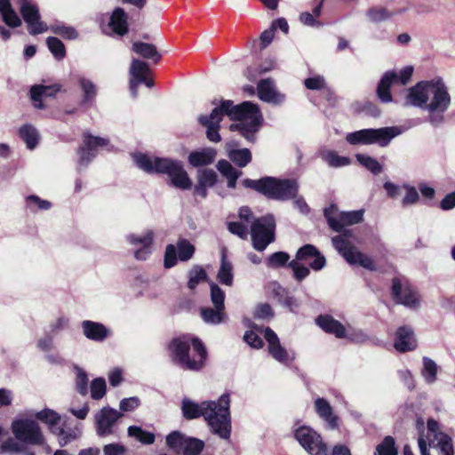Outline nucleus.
Returning <instances> with one entry per match:
<instances>
[{
	"label": "nucleus",
	"instance_id": "774afa93",
	"mask_svg": "<svg viewBox=\"0 0 455 455\" xmlns=\"http://www.w3.org/2000/svg\"><path fill=\"white\" fill-rule=\"evenodd\" d=\"M228 230L240 238L246 239L248 235V224L242 221L229 222Z\"/></svg>",
	"mask_w": 455,
	"mask_h": 455
},
{
	"label": "nucleus",
	"instance_id": "39448f33",
	"mask_svg": "<svg viewBox=\"0 0 455 455\" xmlns=\"http://www.w3.org/2000/svg\"><path fill=\"white\" fill-rule=\"evenodd\" d=\"M243 185L268 198L282 201L295 197L299 188L294 180H278L273 177H265L257 180L245 179L243 180Z\"/></svg>",
	"mask_w": 455,
	"mask_h": 455
},
{
	"label": "nucleus",
	"instance_id": "a878e982",
	"mask_svg": "<svg viewBox=\"0 0 455 455\" xmlns=\"http://www.w3.org/2000/svg\"><path fill=\"white\" fill-rule=\"evenodd\" d=\"M84 335L90 340L101 342L110 334V331L103 323L84 320L81 323Z\"/></svg>",
	"mask_w": 455,
	"mask_h": 455
},
{
	"label": "nucleus",
	"instance_id": "9d476101",
	"mask_svg": "<svg viewBox=\"0 0 455 455\" xmlns=\"http://www.w3.org/2000/svg\"><path fill=\"white\" fill-rule=\"evenodd\" d=\"M12 432L15 438L31 445H42L44 437L37 422L29 419H17L12 421Z\"/></svg>",
	"mask_w": 455,
	"mask_h": 455
},
{
	"label": "nucleus",
	"instance_id": "0eeeda50",
	"mask_svg": "<svg viewBox=\"0 0 455 455\" xmlns=\"http://www.w3.org/2000/svg\"><path fill=\"white\" fill-rule=\"evenodd\" d=\"M398 134H400V130L396 126L369 128L348 133L346 140L351 145L377 144L379 147H387Z\"/></svg>",
	"mask_w": 455,
	"mask_h": 455
},
{
	"label": "nucleus",
	"instance_id": "bf43d9fd",
	"mask_svg": "<svg viewBox=\"0 0 455 455\" xmlns=\"http://www.w3.org/2000/svg\"><path fill=\"white\" fill-rule=\"evenodd\" d=\"M289 259L290 255L287 252L277 251L267 258L266 264L268 267L275 268L285 266Z\"/></svg>",
	"mask_w": 455,
	"mask_h": 455
},
{
	"label": "nucleus",
	"instance_id": "2f4dec72",
	"mask_svg": "<svg viewBox=\"0 0 455 455\" xmlns=\"http://www.w3.org/2000/svg\"><path fill=\"white\" fill-rule=\"evenodd\" d=\"M315 323L325 332L341 338V323L331 315H320L315 319Z\"/></svg>",
	"mask_w": 455,
	"mask_h": 455
},
{
	"label": "nucleus",
	"instance_id": "6e6d98bb",
	"mask_svg": "<svg viewBox=\"0 0 455 455\" xmlns=\"http://www.w3.org/2000/svg\"><path fill=\"white\" fill-rule=\"evenodd\" d=\"M264 329L254 327L252 330L247 331L243 335V340L253 348H260L263 347V340L259 337V333L264 334Z\"/></svg>",
	"mask_w": 455,
	"mask_h": 455
},
{
	"label": "nucleus",
	"instance_id": "a18cd8bd",
	"mask_svg": "<svg viewBox=\"0 0 455 455\" xmlns=\"http://www.w3.org/2000/svg\"><path fill=\"white\" fill-rule=\"evenodd\" d=\"M188 435L180 431H172L166 436V444L174 452L180 453Z\"/></svg>",
	"mask_w": 455,
	"mask_h": 455
},
{
	"label": "nucleus",
	"instance_id": "6e6552de",
	"mask_svg": "<svg viewBox=\"0 0 455 455\" xmlns=\"http://www.w3.org/2000/svg\"><path fill=\"white\" fill-rule=\"evenodd\" d=\"M429 96H432L430 102L427 106V109L430 112V122H442L443 116H437L435 113H444L451 105V96L448 89L441 77L430 80Z\"/></svg>",
	"mask_w": 455,
	"mask_h": 455
},
{
	"label": "nucleus",
	"instance_id": "a211bd4d",
	"mask_svg": "<svg viewBox=\"0 0 455 455\" xmlns=\"http://www.w3.org/2000/svg\"><path fill=\"white\" fill-rule=\"evenodd\" d=\"M418 347L414 331L410 325H403L396 329L394 347L400 353L413 351Z\"/></svg>",
	"mask_w": 455,
	"mask_h": 455
},
{
	"label": "nucleus",
	"instance_id": "338daca9",
	"mask_svg": "<svg viewBox=\"0 0 455 455\" xmlns=\"http://www.w3.org/2000/svg\"><path fill=\"white\" fill-rule=\"evenodd\" d=\"M23 451L22 445L15 439L9 437L0 447V452L4 453H20Z\"/></svg>",
	"mask_w": 455,
	"mask_h": 455
},
{
	"label": "nucleus",
	"instance_id": "393cba45",
	"mask_svg": "<svg viewBox=\"0 0 455 455\" xmlns=\"http://www.w3.org/2000/svg\"><path fill=\"white\" fill-rule=\"evenodd\" d=\"M52 433L57 437L59 444L63 447L77 440L82 435V429L79 426L71 427L65 422L62 426L52 427Z\"/></svg>",
	"mask_w": 455,
	"mask_h": 455
},
{
	"label": "nucleus",
	"instance_id": "09e8293b",
	"mask_svg": "<svg viewBox=\"0 0 455 455\" xmlns=\"http://www.w3.org/2000/svg\"><path fill=\"white\" fill-rule=\"evenodd\" d=\"M128 435L143 444H152L155 442V435L153 433L147 432L137 426L129 427Z\"/></svg>",
	"mask_w": 455,
	"mask_h": 455
},
{
	"label": "nucleus",
	"instance_id": "dca6fc26",
	"mask_svg": "<svg viewBox=\"0 0 455 455\" xmlns=\"http://www.w3.org/2000/svg\"><path fill=\"white\" fill-rule=\"evenodd\" d=\"M155 233L151 229L145 230L143 233L129 234L126 235V241L133 246L141 245L134 251V257L139 260H146L152 253V244Z\"/></svg>",
	"mask_w": 455,
	"mask_h": 455
},
{
	"label": "nucleus",
	"instance_id": "ea45409f",
	"mask_svg": "<svg viewBox=\"0 0 455 455\" xmlns=\"http://www.w3.org/2000/svg\"><path fill=\"white\" fill-rule=\"evenodd\" d=\"M324 216L329 227L333 231L341 232V212L336 204H331L329 207L325 208Z\"/></svg>",
	"mask_w": 455,
	"mask_h": 455
},
{
	"label": "nucleus",
	"instance_id": "c03bdc74",
	"mask_svg": "<svg viewBox=\"0 0 455 455\" xmlns=\"http://www.w3.org/2000/svg\"><path fill=\"white\" fill-rule=\"evenodd\" d=\"M20 136L26 143L27 148L34 149L38 143V132L30 124H25L20 128Z\"/></svg>",
	"mask_w": 455,
	"mask_h": 455
},
{
	"label": "nucleus",
	"instance_id": "6ab92c4d",
	"mask_svg": "<svg viewBox=\"0 0 455 455\" xmlns=\"http://www.w3.org/2000/svg\"><path fill=\"white\" fill-rule=\"evenodd\" d=\"M343 259L350 265L360 266L370 271H376L374 261L364 253L361 252L355 246L351 245L343 238Z\"/></svg>",
	"mask_w": 455,
	"mask_h": 455
},
{
	"label": "nucleus",
	"instance_id": "37998d69",
	"mask_svg": "<svg viewBox=\"0 0 455 455\" xmlns=\"http://www.w3.org/2000/svg\"><path fill=\"white\" fill-rule=\"evenodd\" d=\"M374 455H398V448L395 440L391 435H387L376 446Z\"/></svg>",
	"mask_w": 455,
	"mask_h": 455
},
{
	"label": "nucleus",
	"instance_id": "052dcab7",
	"mask_svg": "<svg viewBox=\"0 0 455 455\" xmlns=\"http://www.w3.org/2000/svg\"><path fill=\"white\" fill-rule=\"evenodd\" d=\"M47 45L53 56L58 60H62L66 55L63 43L57 37H48Z\"/></svg>",
	"mask_w": 455,
	"mask_h": 455
},
{
	"label": "nucleus",
	"instance_id": "4468645a",
	"mask_svg": "<svg viewBox=\"0 0 455 455\" xmlns=\"http://www.w3.org/2000/svg\"><path fill=\"white\" fill-rule=\"evenodd\" d=\"M107 144L108 140L101 137L92 136L90 133L85 132L83 137V146L78 150V171H82L85 168L96 156V148L98 147H103Z\"/></svg>",
	"mask_w": 455,
	"mask_h": 455
},
{
	"label": "nucleus",
	"instance_id": "f3484780",
	"mask_svg": "<svg viewBox=\"0 0 455 455\" xmlns=\"http://www.w3.org/2000/svg\"><path fill=\"white\" fill-rule=\"evenodd\" d=\"M122 413L110 407L102 408L95 416L97 434L106 436L114 434V426Z\"/></svg>",
	"mask_w": 455,
	"mask_h": 455
},
{
	"label": "nucleus",
	"instance_id": "3c124183",
	"mask_svg": "<svg viewBox=\"0 0 455 455\" xmlns=\"http://www.w3.org/2000/svg\"><path fill=\"white\" fill-rule=\"evenodd\" d=\"M343 339L355 343H363L368 339V336L361 330H357L347 323L343 324Z\"/></svg>",
	"mask_w": 455,
	"mask_h": 455
},
{
	"label": "nucleus",
	"instance_id": "4c0bfd02",
	"mask_svg": "<svg viewBox=\"0 0 455 455\" xmlns=\"http://www.w3.org/2000/svg\"><path fill=\"white\" fill-rule=\"evenodd\" d=\"M78 83L83 92L82 102L84 104H92L95 100L98 92L96 84L91 79L84 76L79 77Z\"/></svg>",
	"mask_w": 455,
	"mask_h": 455
},
{
	"label": "nucleus",
	"instance_id": "2eb2a0df",
	"mask_svg": "<svg viewBox=\"0 0 455 455\" xmlns=\"http://www.w3.org/2000/svg\"><path fill=\"white\" fill-rule=\"evenodd\" d=\"M391 294L393 299L397 304H402L410 307H416L419 305V299L417 292L411 285H403L398 277H395L392 280Z\"/></svg>",
	"mask_w": 455,
	"mask_h": 455
},
{
	"label": "nucleus",
	"instance_id": "c9c22d12",
	"mask_svg": "<svg viewBox=\"0 0 455 455\" xmlns=\"http://www.w3.org/2000/svg\"><path fill=\"white\" fill-rule=\"evenodd\" d=\"M230 160L237 166L245 167L251 161V154L248 148L232 149L231 144L226 145Z\"/></svg>",
	"mask_w": 455,
	"mask_h": 455
},
{
	"label": "nucleus",
	"instance_id": "f03ea898",
	"mask_svg": "<svg viewBox=\"0 0 455 455\" xmlns=\"http://www.w3.org/2000/svg\"><path fill=\"white\" fill-rule=\"evenodd\" d=\"M136 165L143 172L166 174L170 183L180 189L187 190L192 187V181L185 171L183 164L175 159L157 157L142 153L133 155Z\"/></svg>",
	"mask_w": 455,
	"mask_h": 455
},
{
	"label": "nucleus",
	"instance_id": "aec40b11",
	"mask_svg": "<svg viewBox=\"0 0 455 455\" xmlns=\"http://www.w3.org/2000/svg\"><path fill=\"white\" fill-rule=\"evenodd\" d=\"M101 28L108 36L116 35L123 36L128 32L127 15L124 9L116 8L113 11L107 24H102Z\"/></svg>",
	"mask_w": 455,
	"mask_h": 455
},
{
	"label": "nucleus",
	"instance_id": "680f3d73",
	"mask_svg": "<svg viewBox=\"0 0 455 455\" xmlns=\"http://www.w3.org/2000/svg\"><path fill=\"white\" fill-rule=\"evenodd\" d=\"M217 181V174L213 170L205 169L198 172L197 182L202 186L212 188Z\"/></svg>",
	"mask_w": 455,
	"mask_h": 455
},
{
	"label": "nucleus",
	"instance_id": "49530a36",
	"mask_svg": "<svg viewBox=\"0 0 455 455\" xmlns=\"http://www.w3.org/2000/svg\"><path fill=\"white\" fill-rule=\"evenodd\" d=\"M131 79L140 81L149 73V67L147 62L138 59H132L129 69Z\"/></svg>",
	"mask_w": 455,
	"mask_h": 455
},
{
	"label": "nucleus",
	"instance_id": "8fccbe9b",
	"mask_svg": "<svg viewBox=\"0 0 455 455\" xmlns=\"http://www.w3.org/2000/svg\"><path fill=\"white\" fill-rule=\"evenodd\" d=\"M36 417L37 419L48 425L50 431L52 432V427H58L60 416L51 409H44L36 413Z\"/></svg>",
	"mask_w": 455,
	"mask_h": 455
},
{
	"label": "nucleus",
	"instance_id": "7ed1b4c3",
	"mask_svg": "<svg viewBox=\"0 0 455 455\" xmlns=\"http://www.w3.org/2000/svg\"><path fill=\"white\" fill-rule=\"evenodd\" d=\"M173 361L182 369L199 371L205 363L207 352L197 338L184 336L170 344Z\"/></svg>",
	"mask_w": 455,
	"mask_h": 455
},
{
	"label": "nucleus",
	"instance_id": "20e7f679",
	"mask_svg": "<svg viewBox=\"0 0 455 455\" xmlns=\"http://www.w3.org/2000/svg\"><path fill=\"white\" fill-rule=\"evenodd\" d=\"M204 420L211 432L221 439L228 440L231 434L230 396L223 394L218 401H206Z\"/></svg>",
	"mask_w": 455,
	"mask_h": 455
},
{
	"label": "nucleus",
	"instance_id": "4d7b16f0",
	"mask_svg": "<svg viewBox=\"0 0 455 455\" xmlns=\"http://www.w3.org/2000/svg\"><path fill=\"white\" fill-rule=\"evenodd\" d=\"M107 386L103 378L94 379L90 386L91 397L93 400H100L106 395Z\"/></svg>",
	"mask_w": 455,
	"mask_h": 455
},
{
	"label": "nucleus",
	"instance_id": "f257e3e1",
	"mask_svg": "<svg viewBox=\"0 0 455 455\" xmlns=\"http://www.w3.org/2000/svg\"><path fill=\"white\" fill-rule=\"evenodd\" d=\"M224 115L237 121L230 125L231 131L239 132L249 142L256 141V133L261 124V114L258 106L250 101L235 106L232 100H222L220 106L212 110L210 116H198V122L206 128V137L210 141L217 143L221 140L219 130Z\"/></svg>",
	"mask_w": 455,
	"mask_h": 455
},
{
	"label": "nucleus",
	"instance_id": "5701e85b",
	"mask_svg": "<svg viewBox=\"0 0 455 455\" xmlns=\"http://www.w3.org/2000/svg\"><path fill=\"white\" fill-rule=\"evenodd\" d=\"M264 338L268 343V351L274 359L282 363L293 359V357L290 358L288 351L281 346L277 335L269 327L265 328Z\"/></svg>",
	"mask_w": 455,
	"mask_h": 455
},
{
	"label": "nucleus",
	"instance_id": "423d86ee",
	"mask_svg": "<svg viewBox=\"0 0 455 455\" xmlns=\"http://www.w3.org/2000/svg\"><path fill=\"white\" fill-rule=\"evenodd\" d=\"M427 428L426 438L421 435L418 440L421 455H454L452 439L441 430L437 420L428 419Z\"/></svg>",
	"mask_w": 455,
	"mask_h": 455
},
{
	"label": "nucleus",
	"instance_id": "603ef678",
	"mask_svg": "<svg viewBox=\"0 0 455 455\" xmlns=\"http://www.w3.org/2000/svg\"><path fill=\"white\" fill-rule=\"evenodd\" d=\"M52 33L63 37L64 39L73 40L78 36L77 31L70 26L63 23H55L50 27Z\"/></svg>",
	"mask_w": 455,
	"mask_h": 455
},
{
	"label": "nucleus",
	"instance_id": "a19ab883",
	"mask_svg": "<svg viewBox=\"0 0 455 455\" xmlns=\"http://www.w3.org/2000/svg\"><path fill=\"white\" fill-rule=\"evenodd\" d=\"M406 10L407 8L404 7L397 11L388 12L386 8L383 7H371L367 11V17L372 22H380L395 14L402 13Z\"/></svg>",
	"mask_w": 455,
	"mask_h": 455
},
{
	"label": "nucleus",
	"instance_id": "72a5a7b5",
	"mask_svg": "<svg viewBox=\"0 0 455 455\" xmlns=\"http://www.w3.org/2000/svg\"><path fill=\"white\" fill-rule=\"evenodd\" d=\"M0 14L7 26L17 28L21 25V20L12 9L10 0H0Z\"/></svg>",
	"mask_w": 455,
	"mask_h": 455
},
{
	"label": "nucleus",
	"instance_id": "58836bf2",
	"mask_svg": "<svg viewBox=\"0 0 455 455\" xmlns=\"http://www.w3.org/2000/svg\"><path fill=\"white\" fill-rule=\"evenodd\" d=\"M200 313L204 322L209 324H220L226 319L225 311L220 308L203 307Z\"/></svg>",
	"mask_w": 455,
	"mask_h": 455
},
{
	"label": "nucleus",
	"instance_id": "79ce46f5",
	"mask_svg": "<svg viewBox=\"0 0 455 455\" xmlns=\"http://www.w3.org/2000/svg\"><path fill=\"white\" fill-rule=\"evenodd\" d=\"M363 209L349 212L343 211V238H347L349 235V231L346 228V227L363 222Z\"/></svg>",
	"mask_w": 455,
	"mask_h": 455
},
{
	"label": "nucleus",
	"instance_id": "cd10ccee",
	"mask_svg": "<svg viewBox=\"0 0 455 455\" xmlns=\"http://www.w3.org/2000/svg\"><path fill=\"white\" fill-rule=\"evenodd\" d=\"M216 157V149L212 148H203L191 151L188 156V162L193 167H202L213 164Z\"/></svg>",
	"mask_w": 455,
	"mask_h": 455
},
{
	"label": "nucleus",
	"instance_id": "864d4df0",
	"mask_svg": "<svg viewBox=\"0 0 455 455\" xmlns=\"http://www.w3.org/2000/svg\"><path fill=\"white\" fill-rule=\"evenodd\" d=\"M421 373L427 383H434L437 376V365L435 361L426 356L423 357V369Z\"/></svg>",
	"mask_w": 455,
	"mask_h": 455
},
{
	"label": "nucleus",
	"instance_id": "0e129e2a",
	"mask_svg": "<svg viewBox=\"0 0 455 455\" xmlns=\"http://www.w3.org/2000/svg\"><path fill=\"white\" fill-rule=\"evenodd\" d=\"M319 156L325 161L331 167L341 166V157L335 151L323 148L319 151Z\"/></svg>",
	"mask_w": 455,
	"mask_h": 455
},
{
	"label": "nucleus",
	"instance_id": "7c9ffc66",
	"mask_svg": "<svg viewBox=\"0 0 455 455\" xmlns=\"http://www.w3.org/2000/svg\"><path fill=\"white\" fill-rule=\"evenodd\" d=\"M206 401L196 403L189 398H184L181 403V411L183 417L187 419H194L199 417L204 418Z\"/></svg>",
	"mask_w": 455,
	"mask_h": 455
},
{
	"label": "nucleus",
	"instance_id": "4be33fe9",
	"mask_svg": "<svg viewBox=\"0 0 455 455\" xmlns=\"http://www.w3.org/2000/svg\"><path fill=\"white\" fill-rule=\"evenodd\" d=\"M296 260L307 261L310 267L315 271L325 266V258L312 244H306L301 247L296 254Z\"/></svg>",
	"mask_w": 455,
	"mask_h": 455
},
{
	"label": "nucleus",
	"instance_id": "de8ad7c7",
	"mask_svg": "<svg viewBox=\"0 0 455 455\" xmlns=\"http://www.w3.org/2000/svg\"><path fill=\"white\" fill-rule=\"evenodd\" d=\"M356 160L358 163L363 165L364 168H366L368 171H370L371 173L378 175L382 171V165L379 163V161L370 156L363 155V154H357L355 156Z\"/></svg>",
	"mask_w": 455,
	"mask_h": 455
},
{
	"label": "nucleus",
	"instance_id": "9b49d317",
	"mask_svg": "<svg viewBox=\"0 0 455 455\" xmlns=\"http://www.w3.org/2000/svg\"><path fill=\"white\" fill-rule=\"evenodd\" d=\"M294 437L310 455H326V445L311 427L303 426L297 428L294 431Z\"/></svg>",
	"mask_w": 455,
	"mask_h": 455
},
{
	"label": "nucleus",
	"instance_id": "e433bc0d",
	"mask_svg": "<svg viewBox=\"0 0 455 455\" xmlns=\"http://www.w3.org/2000/svg\"><path fill=\"white\" fill-rule=\"evenodd\" d=\"M218 280L224 285L232 286L234 274H233V265L227 259L225 253H222L220 267L217 275Z\"/></svg>",
	"mask_w": 455,
	"mask_h": 455
},
{
	"label": "nucleus",
	"instance_id": "c85d7f7f",
	"mask_svg": "<svg viewBox=\"0 0 455 455\" xmlns=\"http://www.w3.org/2000/svg\"><path fill=\"white\" fill-rule=\"evenodd\" d=\"M315 410L330 429L338 427L339 418L333 414L332 408L327 400L321 397L316 398L315 400Z\"/></svg>",
	"mask_w": 455,
	"mask_h": 455
},
{
	"label": "nucleus",
	"instance_id": "bb28decb",
	"mask_svg": "<svg viewBox=\"0 0 455 455\" xmlns=\"http://www.w3.org/2000/svg\"><path fill=\"white\" fill-rule=\"evenodd\" d=\"M257 90L259 98L263 101L278 104L284 100V95L276 92L274 81L270 78L259 81Z\"/></svg>",
	"mask_w": 455,
	"mask_h": 455
},
{
	"label": "nucleus",
	"instance_id": "f8f14e48",
	"mask_svg": "<svg viewBox=\"0 0 455 455\" xmlns=\"http://www.w3.org/2000/svg\"><path fill=\"white\" fill-rule=\"evenodd\" d=\"M195 253V246L187 239H179L176 245L168 244L164 251V265L171 268L177 264L178 259L188 261Z\"/></svg>",
	"mask_w": 455,
	"mask_h": 455
},
{
	"label": "nucleus",
	"instance_id": "b1692460",
	"mask_svg": "<svg viewBox=\"0 0 455 455\" xmlns=\"http://www.w3.org/2000/svg\"><path fill=\"white\" fill-rule=\"evenodd\" d=\"M396 84H398L397 73L387 71L383 75L376 91L377 96L382 103H390L393 101L391 86Z\"/></svg>",
	"mask_w": 455,
	"mask_h": 455
},
{
	"label": "nucleus",
	"instance_id": "5fc2aeb1",
	"mask_svg": "<svg viewBox=\"0 0 455 455\" xmlns=\"http://www.w3.org/2000/svg\"><path fill=\"white\" fill-rule=\"evenodd\" d=\"M204 447V443L197 438L188 436L181 451L183 455H199Z\"/></svg>",
	"mask_w": 455,
	"mask_h": 455
},
{
	"label": "nucleus",
	"instance_id": "f704fd0d",
	"mask_svg": "<svg viewBox=\"0 0 455 455\" xmlns=\"http://www.w3.org/2000/svg\"><path fill=\"white\" fill-rule=\"evenodd\" d=\"M217 169L228 179V187L235 188L236 180L242 175V172L235 170L227 160H220L217 164Z\"/></svg>",
	"mask_w": 455,
	"mask_h": 455
},
{
	"label": "nucleus",
	"instance_id": "69168bd1",
	"mask_svg": "<svg viewBox=\"0 0 455 455\" xmlns=\"http://www.w3.org/2000/svg\"><path fill=\"white\" fill-rule=\"evenodd\" d=\"M289 267L292 269L294 277L298 282H301L309 275V269L296 259L291 260Z\"/></svg>",
	"mask_w": 455,
	"mask_h": 455
},
{
	"label": "nucleus",
	"instance_id": "ddd939ff",
	"mask_svg": "<svg viewBox=\"0 0 455 455\" xmlns=\"http://www.w3.org/2000/svg\"><path fill=\"white\" fill-rule=\"evenodd\" d=\"M19 7L29 34L37 35L47 31L48 27L41 21L38 8L31 0H19Z\"/></svg>",
	"mask_w": 455,
	"mask_h": 455
},
{
	"label": "nucleus",
	"instance_id": "1a4fd4ad",
	"mask_svg": "<svg viewBox=\"0 0 455 455\" xmlns=\"http://www.w3.org/2000/svg\"><path fill=\"white\" fill-rule=\"evenodd\" d=\"M275 222L271 215L255 220L251 225L252 246L263 251L269 243L275 241Z\"/></svg>",
	"mask_w": 455,
	"mask_h": 455
},
{
	"label": "nucleus",
	"instance_id": "c756f323",
	"mask_svg": "<svg viewBox=\"0 0 455 455\" xmlns=\"http://www.w3.org/2000/svg\"><path fill=\"white\" fill-rule=\"evenodd\" d=\"M60 91L59 85H42L36 84L31 87L30 96L33 101V105L36 108H43L44 105L42 102L43 98L53 97Z\"/></svg>",
	"mask_w": 455,
	"mask_h": 455
},
{
	"label": "nucleus",
	"instance_id": "13d9d810",
	"mask_svg": "<svg viewBox=\"0 0 455 455\" xmlns=\"http://www.w3.org/2000/svg\"><path fill=\"white\" fill-rule=\"evenodd\" d=\"M206 278L207 274L205 270L199 266H195L189 272L188 288L191 290L195 289L201 282L205 281Z\"/></svg>",
	"mask_w": 455,
	"mask_h": 455
},
{
	"label": "nucleus",
	"instance_id": "e2e57ef3",
	"mask_svg": "<svg viewBox=\"0 0 455 455\" xmlns=\"http://www.w3.org/2000/svg\"><path fill=\"white\" fill-rule=\"evenodd\" d=\"M211 300L214 307L225 309V293L217 284L213 283H211Z\"/></svg>",
	"mask_w": 455,
	"mask_h": 455
},
{
	"label": "nucleus",
	"instance_id": "473e14b6",
	"mask_svg": "<svg viewBox=\"0 0 455 455\" xmlns=\"http://www.w3.org/2000/svg\"><path fill=\"white\" fill-rule=\"evenodd\" d=\"M132 51L144 59L152 60L158 62L162 56L158 52L156 45L148 43L135 42L132 44Z\"/></svg>",
	"mask_w": 455,
	"mask_h": 455
},
{
	"label": "nucleus",
	"instance_id": "412c9836",
	"mask_svg": "<svg viewBox=\"0 0 455 455\" xmlns=\"http://www.w3.org/2000/svg\"><path fill=\"white\" fill-rule=\"evenodd\" d=\"M430 80L420 81L408 90L405 99V106H414L420 108H427L429 100Z\"/></svg>",
	"mask_w": 455,
	"mask_h": 455
}]
</instances>
